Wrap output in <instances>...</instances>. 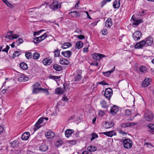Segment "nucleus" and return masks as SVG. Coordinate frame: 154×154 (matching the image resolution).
Here are the masks:
<instances>
[{
  "mask_svg": "<svg viewBox=\"0 0 154 154\" xmlns=\"http://www.w3.org/2000/svg\"><path fill=\"white\" fill-rule=\"evenodd\" d=\"M145 119L147 121H150L154 117L153 113L150 111H148L144 114Z\"/></svg>",
  "mask_w": 154,
  "mask_h": 154,
  "instance_id": "nucleus-1",
  "label": "nucleus"
},
{
  "mask_svg": "<svg viewBox=\"0 0 154 154\" xmlns=\"http://www.w3.org/2000/svg\"><path fill=\"white\" fill-rule=\"evenodd\" d=\"M123 143L124 148L126 149H129L132 146V142L128 139H125L123 141Z\"/></svg>",
  "mask_w": 154,
  "mask_h": 154,
  "instance_id": "nucleus-2",
  "label": "nucleus"
},
{
  "mask_svg": "<svg viewBox=\"0 0 154 154\" xmlns=\"http://www.w3.org/2000/svg\"><path fill=\"white\" fill-rule=\"evenodd\" d=\"M112 94V90L110 88H106L105 91L104 95L106 98L109 100Z\"/></svg>",
  "mask_w": 154,
  "mask_h": 154,
  "instance_id": "nucleus-3",
  "label": "nucleus"
},
{
  "mask_svg": "<svg viewBox=\"0 0 154 154\" xmlns=\"http://www.w3.org/2000/svg\"><path fill=\"white\" fill-rule=\"evenodd\" d=\"M60 3L57 1H55L52 3L50 6L51 9L53 10H56L60 7Z\"/></svg>",
  "mask_w": 154,
  "mask_h": 154,
  "instance_id": "nucleus-4",
  "label": "nucleus"
},
{
  "mask_svg": "<svg viewBox=\"0 0 154 154\" xmlns=\"http://www.w3.org/2000/svg\"><path fill=\"white\" fill-rule=\"evenodd\" d=\"M41 91H44V92L47 95L49 94V93L47 89H44L41 88H33L32 92L34 94H37Z\"/></svg>",
  "mask_w": 154,
  "mask_h": 154,
  "instance_id": "nucleus-5",
  "label": "nucleus"
},
{
  "mask_svg": "<svg viewBox=\"0 0 154 154\" xmlns=\"http://www.w3.org/2000/svg\"><path fill=\"white\" fill-rule=\"evenodd\" d=\"M142 34L139 31H136L133 34V38L135 41H138L140 39Z\"/></svg>",
  "mask_w": 154,
  "mask_h": 154,
  "instance_id": "nucleus-6",
  "label": "nucleus"
},
{
  "mask_svg": "<svg viewBox=\"0 0 154 154\" xmlns=\"http://www.w3.org/2000/svg\"><path fill=\"white\" fill-rule=\"evenodd\" d=\"M44 119V118L43 117H41L38 119L34 126V130L35 131H36L41 127L40 124L43 123Z\"/></svg>",
  "mask_w": 154,
  "mask_h": 154,
  "instance_id": "nucleus-7",
  "label": "nucleus"
},
{
  "mask_svg": "<svg viewBox=\"0 0 154 154\" xmlns=\"http://www.w3.org/2000/svg\"><path fill=\"white\" fill-rule=\"evenodd\" d=\"M64 88H57L55 89V92L58 94H60L63 93L66 91V89L67 88V85L64 84L63 85Z\"/></svg>",
  "mask_w": 154,
  "mask_h": 154,
  "instance_id": "nucleus-8",
  "label": "nucleus"
},
{
  "mask_svg": "<svg viewBox=\"0 0 154 154\" xmlns=\"http://www.w3.org/2000/svg\"><path fill=\"white\" fill-rule=\"evenodd\" d=\"M114 125L113 122L110 121H106L103 122V126L105 128L108 129L112 127Z\"/></svg>",
  "mask_w": 154,
  "mask_h": 154,
  "instance_id": "nucleus-9",
  "label": "nucleus"
},
{
  "mask_svg": "<svg viewBox=\"0 0 154 154\" xmlns=\"http://www.w3.org/2000/svg\"><path fill=\"white\" fill-rule=\"evenodd\" d=\"M131 19L133 21L132 24L136 26H137L140 23L143 22L142 20L141 19L137 20L134 15L132 16Z\"/></svg>",
  "mask_w": 154,
  "mask_h": 154,
  "instance_id": "nucleus-10",
  "label": "nucleus"
},
{
  "mask_svg": "<svg viewBox=\"0 0 154 154\" xmlns=\"http://www.w3.org/2000/svg\"><path fill=\"white\" fill-rule=\"evenodd\" d=\"M145 44V40H143L137 43L134 45V48L136 49L142 48Z\"/></svg>",
  "mask_w": 154,
  "mask_h": 154,
  "instance_id": "nucleus-11",
  "label": "nucleus"
},
{
  "mask_svg": "<svg viewBox=\"0 0 154 154\" xmlns=\"http://www.w3.org/2000/svg\"><path fill=\"white\" fill-rule=\"evenodd\" d=\"M105 57V55L100 54H94L92 55L93 58L95 60H99Z\"/></svg>",
  "mask_w": 154,
  "mask_h": 154,
  "instance_id": "nucleus-12",
  "label": "nucleus"
},
{
  "mask_svg": "<svg viewBox=\"0 0 154 154\" xmlns=\"http://www.w3.org/2000/svg\"><path fill=\"white\" fill-rule=\"evenodd\" d=\"M151 79L150 78H146L142 82V83L143 87H147L150 85Z\"/></svg>",
  "mask_w": 154,
  "mask_h": 154,
  "instance_id": "nucleus-13",
  "label": "nucleus"
},
{
  "mask_svg": "<svg viewBox=\"0 0 154 154\" xmlns=\"http://www.w3.org/2000/svg\"><path fill=\"white\" fill-rule=\"evenodd\" d=\"M145 45L148 46H150L152 44L153 41V39L151 36H149L145 38Z\"/></svg>",
  "mask_w": 154,
  "mask_h": 154,
  "instance_id": "nucleus-14",
  "label": "nucleus"
},
{
  "mask_svg": "<svg viewBox=\"0 0 154 154\" xmlns=\"http://www.w3.org/2000/svg\"><path fill=\"white\" fill-rule=\"evenodd\" d=\"M119 109L118 106L115 105H114L111 108L110 112L112 115L116 114L119 111Z\"/></svg>",
  "mask_w": 154,
  "mask_h": 154,
  "instance_id": "nucleus-15",
  "label": "nucleus"
},
{
  "mask_svg": "<svg viewBox=\"0 0 154 154\" xmlns=\"http://www.w3.org/2000/svg\"><path fill=\"white\" fill-rule=\"evenodd\" d=\"M45 135L48 139H51L54 137L55 133L53 132L49 131L45 133Z\"/></svg>",
  "mask_w": 154,
  "mask_h": 154,
  "instance_id": "nucleus-16",
  "label": "nucleus"
},
{
  "mask_svg": "<svg viewBox=\"0 0 154 154\" xmlns=\"http://www.w3.org/2000/svg\"><path fill=\"white\" fill-rule=\"evenodd\" d=\"M77 75L74 78V81L75 82L79 81L82 78L81 71H79L77 72Z\"/></svg>",
  "mask_w": 154,
  "mask_h": 154,
  "instance_id": "nucleus-17",
  "label": "nucleus"
},
{
  "mask_svg": "<svg viewBox=\"0 0 154 154\" xmlns=\"http://www.w3.org/2000/svg\"><path fill=\"white\" fill-rule=\"evenodd\" d=\"M103 134L109 137H112L114 135H116V133L114 131H109L104 132L102 133Z\"/></svg>",
  "mask_w": 154,
  "mask_h": 154,
  "instance_id": "nucleus-18",
  "label": "nucleus"
},
{
  "mask_svg": "<svg viewBox=\"0 0 154 154\" xmlns=\"http://www.w3.org/2000/svg\"><path fill=\"white\" fill-rule=\"evenodd\" d=\"M69 14L72 17H80V14L78 11H73L69 13Z\"/></svg>",
  "mask_w": 154,
  "mask_h": 154,
  "instance_id": "nucleus-19",
  "label": "nucleus"
},
{
  "mask_svg": "<svg viewBox=\"0 0 154 154\" xmlns=\"http://www.w3.org/2000/svg\"><path fill=\"white\" fill-rule=\"evenodd\" d=\"M30 136V133L29 132H27L23 133L22 135L21 139L24 140H27Z\"/></svg>",
  "mask_w": 154,
  "mask_h": 154,
  "instance_id": "nucleus-20",
  "label": "nucleus"
},
{
  "mask_svg": "<svg viewBox=\"0 0 154 154\" xmlns=\"http://www.w3.org/2000/svg\"><path fill=\"white\" fill-rule=\"evenodd\" d=\"M43 63L44 65L47 66L50 65L52 62V60L49 58L47 57L43 60Z\"/></svg>",
  "mask_w": 154,
  "mask_h": 154,
  "instance_id": "nucleus-21",
  "label": "nucleus"
},
{
  "mask_svg": "<svg viewBox=\"0 0 154 154\" xmlns=\"http://www.w3.org/2000/svg\"><path fill=\"white\" fill-rule=\"evenodd\" d=\"M72 52L70 51H63L61 53V54L65 57L69 58L72 55Z\"/></svg>",
  "mask_w": 154,
  "mask_h": 154,
  "instance_id": "nucleus-22",
  "label": "nucleus"
},
{
  "mask_svg": "<svg viewBox=\"0 0 154 154\" xmlns=\"http://www.w3.org/2000/svg\"><path fill=\"white\" fill-rule=\"evenodd\" d=\"M120 6V0H115L113 4V6L114 8H119Z\"/></svg>",
  "mask_w": 154,
  "mask_h": 154,
  "instance_id": "nucleus-23",
  "label": "nucleus"
},
{
  "mask_svg": "<svg viewBox=\"0 0 154 154\" xmlns=\"http://www.w3.org/2000/svg\"><path fill=\"white\" fill-rule=\"evenodd\" d=\"M74 131L72 129H67L65 131V136L67 137H69L73 133Z\"/></svg>",
  "mask_w": 154,
  "mask_h": 154,
  "instance_id": "nucleus-24",
  "label": "nucleus"
},
{
  "mask_svg": "<svg viewBox=\"0 0 154 154\" xmlns=\"http://www.w3.org/2000/svg\"><path fill=\"white\" fill-rule=\"evenodd\" d=\"M147 127L150 130L148 131V132H149L152 134H154V124H149L147 125Z\"/></svg>",
  "mask_w": 154,
  "mask_h": 154,
  "instance_id": "nucleus-25",
  "label": "nucleus"
},
{
  "mask_svg": "<svg viewBox=\"0 0 154 154\" xmlns=\"http://www.w3.org/2000/svg\"><path fill=\"white\" fill-rule=\"evenodd\" d=\"M60 63L63 65H68L69 63V61L66 59L61 58L60 60Z\"/></svg>",
  "mask_w": 154,
  "mask_h": 154,
  "instance_id": "nucleus-26",
  "label": "nucleus"
},
{
  "mask_svg": "<svg viewBox=\"0 0 154 154\" xmlns=\"http://www.w3.org/2000/svg\"><path fill=\"white\" fill-rule=\"evenodd\" d=\"M112 20L110 18H108L105 23V26L108 27H110L112 25Z\"/></svg>",
  "mask_w": 154,
  "mask_h": 154,
  "instance_id": "nucleus-27",
  "label": "nucleus"
},
{
  "mask_svg": "<svg viewBox=\"0 0 154 154\" xmlns=\"http://www.w3.org/2000/svg\"><path fill=\"white\" fill-rule=\"evenodd\" d=\"M48 149V146L45 144L41 145L39 147V150L42 152H45Z\"/></svg>",
  "mask_w": 154,
  "mask_h": 154,
  "instance_id": "nucleus-28",
  "label": "nucleus"
},
{
  "mask_svg": "<svg viewBox=\"0 0 154 154\" xmlns=\"http://www.w3.org/2000/svg\"><path fill=\"white\" fill-rule=\"evenodd\" d=\"M53 67L56 71H60L62 69V68L60 66L56 64L53 65Z\"/></svg>",
  "mask_w": 154,
  "mask_h": 154,
  "instance_id": "nucleus-29",
  "label": "nucleus"
},
{
  "mask_svg": "<svg viewBox=\"0 0 154 154\" xmlns=\"http://www.w3.org/2000/svg\"><path fill=\"white\" fill-rule=\"evenodd\" d=\"M83 43L81 41L77 42L75 44V47L78 49L81 48L83 46Z\"/></svg>",
  "mask_w": 154,
  "mask_h": 154,
  "instance_id": "nucleus-30",
  "label": "nucleus"
},
{
  "mask_svg": "<svg viewBox=\"0 0 154 154\" xmlns=\"http://www.w3.org/2000/svg\"><path fill=\"white\" fill-rule=\"evenodd\" d=\"M20 66L23 70H26L28 68L27 65L24 62L21 63L20 64Z\"/></svg>",
  "mask_w": 154,
  "mask_h": 154,
  "instance_id": "nucleus-31",
  "label": "nucleus"
},
{
  "mask_svg": "<svg viewBox=\"0 0 154 154\" xmlns=\"http://www.w3.org/2000/svg\"><path fill=\"white\" fill-rule=\"evenodd\" d=\"M71 44L70 43L66 42L63 44L62 48L63 49H65L71 46Z\"/></svg>",
  "mask_w": 154,
  "mask_h": 154,
  "instance_id": "nucleus-32",
  "label": "nucleus"
},
{
  "mask_svg": "<svg viewBox=\"0 0 154 154\" xmlns=\"http://www.w3.org/2000/svg\"><path fill=\"white\" fill-rule=\"evenodd\" d=\"M139 70L141 72L146 73L147 72V68L145 66H141L139 68Z\"/></svg>",
  "mask_w": 154,
  "mask_h": 154,
  "instance_id": "nucleus-33",
  "label": "nucleus"
},
{
  "mask_svg": "<svg viewBox=\"0 0 154 154\" xmlns=\"http://www.w3.org/2000/svg\"><path fill=\"white\" fill-rule=\"evenodd\" d=\"M100 104L101 107L103 108H107L108 106L106 102L104 100H102L100 102Z\"/></svg>",
  "mask_w": 154,
  "mask_h": 154,
  "instance_id": "nucleus-34",
  "label": "nucleus"
},
{
  "mask_svg": "<svg viewBox=\"0 0 154 154\" xmlns=\"http://www.w3.org/2000/svg\"><path fill=\"white\" fill-rule=\"evenodd\" d=\"M42 40V39L40 37H36L34 39L33 42L35 44L38 43L40 42Z\"/></svg>",
  "mask_w": 154,
  "mask_h": 154,
  "instance_id": "nucleus-35",
  "label": "nucleus"
},
{
  "mask_svg": "<svg viewBox=\"0 0 154 154\" xmlns=\"http://www.w3.org/2000/svg\"><path fill=\"white\" fill-rule=\"evenodd\" d=\"M19 35H18L15 34L13 35H9L8 36H7L6 37V38H7L8 39H10L11 38H17L19 36Z\"/></svg>",
  "mask_w": 154,
  "mask_h": 154,
  "instance_id": "nucleus-36",
  "label": "nucleus"
},
{
  "mask_svg": "<svg viewBox=\"0 0 154 154\" xmlns=\"http://www.w3.org/2000/svg\"><path fill=\"white\" fill-rule=\"evenodd\" d=\"M25 56L27 59H29L32 57V55L31 52H26L25 53Z\"/></svg>",
  "mask_w": 154,
  "mask_h": 154,
  "instance_id": "nucleus-37",
  "label": "nucleus"
},
{
  "mask_svg": "<svg viewBox=\"0 0 154 154\" xmlns=\"http://www.w3.org/2000/svg\"><path fill=\"white\" fill-rule=\"evenodd\" d=\"M2 1L8 7L11 8H13L14 7L12 4L9 2L7 0H2Z\"/></svg>",
  "mask_w": 154,
  "mask_h": 154,
  "instance_id": "nucleus-38",
  "label": "nucleus"
},
{
  "mask_svg": "<svg viewBox=\"0 0 154 154\" xmlns=\"http://www.w3.org/2000/svg\"><path fill=\"white\" fill-rule=\"evenodd\" d=\"M97 149V147L93 146H90L88 148V150L89 152L94 151Z\"/></svg>",
  "mask_w": 154,
  "mask_h": 154,
  "instance_id": "nucleus-39",
  "label": "nucleus"
},
{
  "mask_svg": "<svg viewBox=\"0 0 154 154\" xmlns=\"http://www.w3.org/2000/svg\"><path fill=\"white\" fill-rule=\"evenodd\" d=\"M33 57L34 59H38L40 57V54L37 52H35L33 55Z\"/></svg>",
  "mask_w": 154,
  "mask_h": 154,
  "instance_id": "nucleus-40",
  "label": "nucleus"
},
{
  "mask_svg": "<svg viewBox=\"0 0 154 154\" xmlns=\"http://www.w3.org/2000/svg\"><path fill=\"white\" fill-rule=\"evenodd\" d=\"M63 144V142L62 141L60 140L57 141L55 142V145L57 147H58L60 146Z\"/></svg>",
  "mask_w": 154,
  "mask_h": 154,
  "instance_id": "nucleus-41",
  "label": "nucleus"
},
{
  "mask_svg": "<svg viewBox=\"0 0 154 154\" xmlns=\"http://www.w3.org/2000/svg\"><path fill=\"white\" fill-rule=\"evenodd\" d=\"M54 52V57H59L60 56V51L58 49H56Z\"/></svg>",
  "mask_w": 154,
  "mask_h": 154,
  "instance_id": "nucleus-42",
  "label": "nucleus"
},
{
  "mask_svg": "<svg viewBox=\"0 0 154 154\" xmlns=\"http://www.w3.org/2000/svg\"><path fill=\"white\" fill-rule=\"evenodd\" d=\"M91 135L92 136V137L91 139V141H92L98 137V135L95 133H93Z\"/></svg>",
  "mask_w": 154,
  "mask_h": 154,
  "instance_id": "nucleus-43",
  "label": "nucleus"
},
{
  "mask_svg": "<svg viewBox=\"0 0 154 154\" xmlns=\"http://www.w3.org/2000/svg\"><path fill=\"white\" fill-rule=\"evenodd\" d=\"M11 146L13 147H15L16 146L17 141L16 140L13 141L10 143Z\"/></svg>",
  "mask_w": 154,
  "mask_h": 154,
  "instance_id": "nucleus-44",
  "label": "nucleus"
},
{
  "mask_svg": "<svg viewBox=\"0 0 154 154\" xmlns=\"http://www.w3.org/2000/svg\"><path fill=\"white\" fill-rule=\"evenodd\" d=\"M126 116H130L131 114V109H126L125 112Z\"/></svg>",
  "mask_w": 154,
  "mask_h": 154,
  "instance_id": "nucleus-45",
  "label": "nucleus"
},
{
  "mask_svg": "<svg viewBox=\"0 0 154 154\" xmlns=\"http://www.w3.org/2000/svg\"><path fill=\"white\" fill-rule=\"evenodd\" d=\"M40 86V84L38 82H36L32 86L33 88H39V87Z\"/></svg>",
  "mask_w": 154,
  "mask_h": 154,
  "instance_id": "nucleus-46",
  "label": "nucleus"
},
{
  "mask_svg": "<svg viewBox=\"0 0 154 154\" xmlns=\"http://www.w3.org/2000/svg\"><path fill=\"white\" fill-rule=\"evenodd\" d=\"M20 54V52L17 51H15L13 54V58H14V57H15L18 56Z\"/></svg>",
  "mask_w": 154,
  "mask_h": 154,
  "instance_id": "nucleus-47",
  "label": "nucleus"
},
{
  "mask_svg": "<svg viewBox=\"0 0 154 154\" xmlns=\"http://www.w3.org/2000/svg\"><path fill=\"white\" fill-rule=\"evenodd\" d=\"M112 0H104L101 3V6L103 7L107 2H110Z\"/></svg>",
  "mask_w": 154,
  "mask_h": 154,
  "instance_id": "nucleus-48",
  "label": "nucleus"
},
{
  "mask_svg": "<svg viewBox=\"0 0 154 154\" xmlns=\"http://www.w3.org/2000/svg\"><path fill=\"white\" fill-rule=\"evenodd\" d=\"M67 143L72 145H74L76 143V140H68L67 141Z\"/></svg>",
  "mask_w": 154,
  "mask_h": 154,
  "instance_id": "nucleus-49",
  "label": "nucleus"
},
{
  "mask_svg": "<svg viewBox=\"0 0 154 154\" xmlns=\"http://www.w3.org/2000/svg\"><path fill=\"white\" fill-rule=\"evenodd\" d=\"M9 48V46L8 45H7L6 48L2 50V51L3 52H6L7 53Z\"/></svg>",
  "mask_w": 154,
  "mask_h": 154,
  "instance_id": "nucleus-50",
  "label": "nucleus"
},
{
  "mask_svg": "<svg viewBox=\"0 0 154 154\" xmlns=\"http://www.w3.org/2000/svg\"><path fill=\"white\" fill-rule=\"evenodd\" d=\"M122 126L123 128L130 127L129 123H123L122 125Z\"/></svg>",
  "mask_w": 154,
  "mask_h": 154,
  "instance_id": "nucleus-51",
  "label": "nucleus"
},
{
  "mask_svg": "<svg viewBox=\"0 0 154 154\" xmlns=\"http://www.w3.org/2000/svg\"><path fill=\"white\" fill-rule=\"evenodd\" d=\"M49 77L53 79H58L60 78V77L59 76H52L51 75H50L49 76Z\"/></svg>",
  "mask_w": 154,
  "mask_h": 154,
  "instance_id": "nucleus-52",
  "label": "nucleus"
},
{
  "mask_svg": "<svg viewBox=\"0 0 154 154\" xmlns=\"http://www.w3.org/2000/svg\"><path fill=\"white\" fill-rule=\"evenodd\" d=\"M77 38L80 39H83L85 38V36L83 35H80L77 36Z\"/></svg>",
  "mask_w": 154,
  "mask_h": 154,
  "instance_id": "nucleus-53",
  "label": "nucleus"
},
{
  "mask_svg": "<svg viewBox=\"0 0 154 154\" xmlns=\"http://www.w3.org/2000/svg\"><path fill=\"white\" fill-rule=\"evenodd\" d=\"M104 114V112L103 111H100L98 113L100 117H102Z\"/></svg>",
  "mask_w": 154,
  "mask_h": 154,
  "instance_id": "nucleus-54",
  "label": "nucleus"
},
{
  "mask_svg": "<svg viewBox=\"0 0 154 154\" xmlns=\"http://www.w3.org/2000/svg\"><path fill=\"white\" fill-rule=\"evenodd\" d=\"M18 80L19 82H24V75H22L18 79Z\"/></svg>",
  "mask_w": 154,
  "mask_h": 154,
  "instance_id": "nucleus-55",
  "label": "nucleus"
},
{
  "mask_svg": "<svg viewBox=\"0 0 154 154\" xmlns=\"http://www.w3.org/2000/svg\"><path fill=\"white\" fill-rule=\"evenodd\" d=\"M99 21L97 20H95V21L91 23V24L93 26H95L97 25V23Z\"/></svg>",
  "mask_w": 154,
  "mask_h": 154,
  "instance_id": "nucleus-56",
  "label": "nucleus"
},
{
  "mask_svg": "<svg viewBox=\"0 0 154 154\" xmlns=\"http://www.w3.org/2000/svg\"><path fill=\"white\" fill-rule=\"evenodd\" d=\"M47 36V34L46 33H44L41 36H39L42 39V40H44Z\"/></svg>",
  "mask_w": 154,
  "mask_h": 154,
  "instance_id": "nucleus-57",
  "label": "nucleus"
},
{
  "mask_svg": "<svg viewBox=\"0 0 154 154\" xmlns=\"http://www.w3.org/2000/svg\"><path fill=\"white\" fill-rule=\"evenodd\" d=\"M102 32L103 35H105L107 34L108 32L106 29H103V30L102 31Z\"/></svg>",
  "mask_w": 154,
  "mask_h": 154,
  "instance_id": "nucleus-58",
  "label": "nucleus"
},
{
  "mask_svg": "<svg viewBox=\"0 0 154 154\" xmlns=\"http://www.w3.org/2000/svg\"><path fill=\"white\" fill-rule=\"evenodd\" d=\"M115 66L114 67V68L113 69H112L111 70H110V71H107L108 73H109V75L113 72H114V71L115 70Z\"/></svg>",
  "mask_w": 154,
  "mask_h": 154,
  "instance_id": "nucleus-59",
  "label": "nucleus"
},
{
  "mask_svg": "<svg viewBox=\"0 0 154 154\" xmlns=\"http://www.w3.org/2000/svg\"><path fill=\"white\" fill-rule=\"evenodd\" d=\"M62 100L64 101H67L68 99L66 96L64 95L63 98Z\"/></svg>",
  "mask_w": 154,
  "mask_h": 154,
  "instance_id": "nucleus-60",
  "label": "nucleus"
},
{
  "mask_svg": "<svg viewBox=\"0 0 154 154\" xmlns=\"http://www.w3.org/2000/svg\"><path fill=\"white\" fill-rule=\"evenodd\" d=\"M99 84H101L102 85H108V84L107 83H106L104 81H103L102 82H101L99 83Z\"/></svg>",
  "mask_w": 154,
  "mask_h": 154,
  "instance_id": "nucleus-61",
  "label": "nucleus"
},
{
  "mask_svg": "<svg viewBox=\"0 0 154 154\" xmlns=\"http://www.w3.org/2000/svg\"><path fill=\"white\" fill-rule=\"evenodd\" d=\"M15 42V44H16L17 46H18L21 44L20 41L18 39Z\"/></svg>",
  "mask_w": 154,
  "mask_h": 154,
  "instance_id": "nucleus-62",
  "label": "nucleus"
},
{
  "mask_svg": "<svg viewBox=\"0 0 154 154\" xmlns=\"http://www.w3.org/2000/svg\"><path fill=\"white\" fill-rule=\"evenodd\" d=\"M4 130V127L1 125H0V134L2 133Z\"/></svg>",
  "mask_w": 154,
  "mask_h": 154,
  "instance_id": "nucleus-63",
  "label": "nucleus"
},
{
  "mask_svg": "<svg viewBox=\"0 0 154 154\" xmlns=\"http://www.w3.org/2000/svg\"><path fill=\"white\" fill-rule=\"evenodd\" d=\"M82 154H91V153L87 151H85L82 152Z\"/></svg>",
  "mask_w": 154,
  "mask_h": 154,
  "instance_id": "nucleus-64",
  "label": "nucleus"
}]
</instances>
